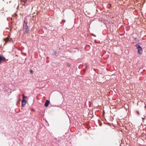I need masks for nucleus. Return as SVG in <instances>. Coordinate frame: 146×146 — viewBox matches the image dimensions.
<instances>
[{
	"mask_svg": "<svg viewBox=\"0 0 146 146\" xmlns=\"http://www.w3.org/2000/svg\"><path fill=\"white\" fill-rule=\"evenodd\" d=\"M135 46L137 50L138 54H141L143 52L142 48L139 45L137 44H136Z\"/></svg>",
	"mask_w": 146,
	"mask_h": 146,
	"instance_id": "f257e3e1",
	"label": "nucleus"
},
{
	"mask_svg": "<svg viewBox=\"0 0 146 146\" xmlns=\"http://www.w3.org/2000/svg\"><path fill=\"white\" fill-rule=\"evenodd\" d=\"M29 28L28 27L27 25H26V26L25 27V32L26 33H28L29 32Z\"/></svg>",
	"mask_w": 146,
	"mask_h": 146,
	"instance_id": "f03ea898",
	"label": "nucleus"
},
{
	"mask_svg": "<svg viewBox=\"0 0 146 146\" xmlns=\"http://www.w3.org/2000/svg\"><path fill=\"white\" fill-rule=\"evenodd\" d=\"M49 103L50 102L48 100H46L44 104V106L46 107L48 106Z\"/></svg>",
	"mask_w": 146,
	"mask_h": 146,
	"instance_id": "7ed1b4c3",
	"label": "nucleus"
},
{
	"mask_svg": "<svg viewBox=\"0 0 146 146\" xmlns=\"http://www.w3.org/2000/svg\"><path fill=\"white\" fill-rule=\"evenodd\" d=\"M5 59V58L4 57L0 55V64L1 63V61L3 60H4Z\"/></svg>",
	"mask_w": 146,
	"mask_h": 146,
	"instance_id": "20e7f679",
	"label": "nucleus"
},
{
	"mask_svg": "<svg viewBox=\"0 0 146 146\" xmlns=\"http://www.w3.org/2000/svg\"><path fill=\"white\" fill-rule=\"evenodd\" d=\"M27 97L26 96H24V95L23 96V98L22 101V102H26L25 100L24 99L25 98H27Z\"/></svg>",
	"mask_w": 146,
	"mask_h": 146,
	"instance_id": "39448f33",
	"label": "nucleus"
},
{
	"mask_svg": "<svg viewBox=\"0 0 146 146\" xmlns=\"http://www.w3.org/2000/svg\"><path fill=\"white\" fill-rule=\"evenodd\" d=\"M11 39L9 38L8 37H7L5 39H4L5 40V41H10Z\"/></svg>",
	"mask_w": 146,
	"mask_h": 146,
	"instance_id": "423d86ee",
	"label": "nucleus"
},
{
	"mask_svg": "<svg viewBox=\"0 0 146 146\" xmlns=\"http://www.w3.org/2000/svg\"><path fill=\"white\" fill-rule=\"evenodd\" d=\"M56 50H54L53 53L52 54L53 55H56Z\"/></svg>",
	"mask_w": 146,
	"mask_h": 146,
	"instance_id": "0eeeda50",
	"label": "nucleus"
},
{
	"mask_svg": "<svg viewBox=\"0 0 146 146\" xmlns=\"http://www.w3.org/2000/svg\"><path fill=\"white\" fill-rule=\"evenodd\" d=\"M26 103V102H22V105L24 106L25 105Z\"/></svg>",
	"mask_w": 146,
	"mask_h": 146,
	"instance_id": "6e6552de",
	"label": "nucleus"
},
{
	"mask_svg": "<svg viewBox=\"0 0 146 146\" xmlns=\"http://www.w3.org/2000/svg\"><path fill=\"white\" fill-rule=\"evenodd\" d=\"M30 73L32 74L33 73V71L32 70H30Z\"/></svg>",
	"mask_w": 146,
	"mask_h": 146,
	"instance_id": "1a4fd4ad",
	"label": "nucleus"
},
{
	"mask_svg": "<svg viewBox=\"0 0 146 146\" xmlns=\"http://www.w3.org/2000/svg\"><path fill=\"white\" fill-rule=\"evenodd\" d=\"M137 113L139 115V112L138 111H137Z\"/></svg>",
	"mask_w": 146,
	"mask_h": 146,
	"instance_id": "9d476101",
	"label": "nucleus"
},
{
	"mask_svg": "<svg viewBox=\"0 0 146 146\" xmlns=\"http://www.w3.org/2000/svg\"><path fill=\"white\" fill-rule=\"evenodd\" d=\"M24 1H27V0H24Z\"/></svg>",
	"mask_w": 146,
	"mask_h": 146,
	"instance_id": "9b49d317",
	"label": "nucleus"
}]
</instances>
